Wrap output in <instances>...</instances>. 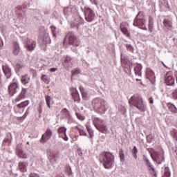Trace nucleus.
Masks as SVG:
<instances>
[{
    "label": "nucleus",
    "mask_w": 177,
    "mask_h": 177,
    "mask_svg": "<svg viewBox=\"0 0 177 177\" xmlns=\"http://www.w3.org/2000/svg\"><path fill=\"white\" fill-rule=\"evenodd\" d=\"M93 110L97 114L100 115L105 114L107 110H109V105L104 99L95 98L92 102Z\"/></svg>",
    "instance_id": "f257e3e1"
},
{
    "label": "nucleus",
    "mask_w": 177,
    "mask_h": 177,
    "mask_svg": "<svg viewBox=\"0 0 177 177\" xmlns=\"http://www.w3.org/2000/svg\"><path fill=\"white\" fill-rule=\"evenodd\" d=\"M129 103L131 106L136 107L140 111H146V105L143 103V98L139 94H135L129 100Z\"/></svg>",
    "instance_id": "f03ea898"
},
{
    "label": "nucleus",
    "mask_w": 177,
    "mask_h": 177,
    "mask_svg": "<svg viewBox=\"0 0 177 177\" xmlns=\"http://www.w3.org/2000/svg\"><path fill=\"white\" fill-rule=\"evenodd\" d=\"M100 161L106 169H110L114 162V155L110 152H102L100 156Z\"/></svg>",
    "instance_id": "7ed1b4c3"
},
{
    "label": "nucleus",
    "mask_w": 177,
    "mask_h": 177,
    "mask_svg": "<svg viewBox=\"0 0 177 177\" xmlns=\"http://www.w3.org/2000/svg\"><path fill=\"white\" fill-rule=\"evenodd\" d=\"M64 44H68V45H71L73 48H77L80 46V41L73 32H68L65 37Z\"/></svg>",
    "instance_id": "20e7f679"
},
{
    "label": "nucleus",
    "mask_w": 177,
    "mask_h": 177,
    "mask_svg": "<svg viewBox=\"0 0 177 177\" xmlns=\"http://www.w3.org/2000/svg\"><path fill=\"white\" fill-rule=\"evenodd\" d=\"M145 23L146 20L145 19V15H143V12H139L134 19L133 26L140 28V26H145Z\"/></svg>",
    "instance_id": "39448f33"
},
{
    "label": "nucleus",
    "mask_w": 177,
    "mask_h": 177,
    "mask_svg": "<svg viewBox=\"0 0 177 177\" xmlns=\"http://www.w3.org/2000/svg\"><path fill=\"white\" fill-rule=\"evenodd\" d=\"M84 15L85 20L88 23L93 21V20H95V17H96V15H95L93 10H91V8H86L84 11Z\"/></svg>",
    "instance_id": "423d86ee"
},
{
    "label": "nucleus",
    "mask_w": 177,
    "mask_h": 177,
    "mask_svg": "<svg viewBox=\"0 0 177 177\" xmlns=\"http://www.w3.org/2000/svg\"><path fill=\"white\" fill-rule=\"evenodd\" d=\"M19 91V83L14 82L10 83L8 86V94L10 96H15V93H17Z\"/></svg>",
    "instance_id": "0eeeda50"
},
{
    "label": "nucleus",
    "mask_w": 177,
    "mask_h": 177,
    "mask_svg": "<svg viewBox=\"0 0 177 177\" xmlns=\"http://www.w3.org/2000/svg\"><path fill=\"white\" fill-rule=\"evenodd\" d=\"M73 62L74 60L73 58L68 56H65L62 58V64L66 70H68V68H71L73 67Z\"/></svg>",
    "instance_id": "6e6552de"
},
{
    "label": "nucleus",
    "mask_w": 177,
    "mask_h": 177,
    "mask_svg": "<svg viewBox=\"0 0 177 177\" xmlns=\"http://www.w3.org/2000/svg\"><path fill=\"white\" fill-rule=\"evenodd\" d=\"M151 157L152 160L157 164H162L165 161V158L164 157V153H156V156H153V153H151Z\"/></svg>",
    "instance_id": "1a4fd4ad"
},
{
    "label": "nucleus",
    "mask_w": 177,
    "mask_h": 177,
    "mask_svg": "<svg viewBox=\"0 0 177 177\" xmlns=\"http://www.w3.org/2000/svg\"><path fill=\"white\" fill-rule=\"evenodd\" d=\"M53 133L50 129H47L46 132L41 136V138L39 140L40 143H46L52 138Z\"/></svg>",
    "instance_id": "9d476101"
},
{
    "label": "nucleus",
    "mask_w": 177,
    "mask_h": 177,
    "mask_svg": "<svg viewBox=\"0 0 177 177\" xmlns=\"http://www.w3.org/2000/svg\"><path fill=\"white\" fill-rule=\"evenodd\" d=\"M143 160L145 162V165L147 167V169L149 171H152L153 175H154V176H157V172L156 171L154 167H153V165H151V162L149 160V158H147V156H146L145 155H143Z\"/></svg>",
    "instance_id": "9b49d317"
},
{
    "label": "nucleus",
    "mask_w": 177,
    "mask_h": 177,
    "mask_svg": "<svg viewBox=\"0 0 177 177\" xmlns=\"http://www.w3.org/2000/svg\"><path fill=\"white\" fill-rule=\"evenodd\" d=\"M17 156H18L19 158H27V154L23 151L21 144H18L17 145Z\"/></svg>",
    "instance_id": "f8f14e48"
},
{
    "label": "nucleus",
    "mask_w": 177,
    "mask_h": 177,
    "mask_svg": "<svg viewBox=\"0 0 177 177\" xmlns=\"http://www.w3.org/2000/svg\"><path fill=\"white\" fill-rule=\"evenodd\" d=\"M165 84L167 86H174V85H175V77L167 74L165 77Z\"/></svg>",
    "instance_id": "ddd939ff"
},
{
    "label": "nucleus",
    "mask_w": 177,
    "mask_h": 177,
    "mask_svg": "<svg viewBox=\"0 0 177 177\" xmlns=\"http://www.w3.org/2000/svg\"><path fill=\"white\" fill-rule=\"evenodd\" d=\"M2 70L7 80H9L12 77V69L8 65H3Z\"/></svg>",
    "instance_id": "4468645a"
},
{
    "label": "nucleus",
    "mask_w": 177,
    "mask_h": 177,
    "mask_svg": "<svg viewBox=\"0 0 177 177\" xmlns=\"http://www.w3.org/2000/svg\"><path fill=\"white\" fill-rule=\"evenodd\" d=\"M26 48L28 50H30L32 52V50H34L35 49V46H37V42L32 41V40H28L26 42Z\"/></svg>",
    "instance_id": "2eb2a0df"
},
{
    "label": "nucleus",
    "mask_w": 177,
    "mask_h": 177,
    "mask_svg": "<svg viewBox=\"0 0 177 177\" xmlns=\"http://www.w3.org/2000/svg\"><path fill=\"white\" fill-rule=\"evenodd\" d=\"M163 26L167 28V30H172V19L171 18H165L163 19Z\"/></svg>",
    "instance_id": "dca6fc26"
},
{
    "label": "nucleus",
    "mask_w": 177,
    "mask_h": 177,
    "mask_svg": "<svg viewBox=\"0 0 177 177\" xmlns=\"http://www.w3.org/2000/svg\"><path fill=\"white\" fill-rule=\"evenodd\" d=\"M145 75L147 80H149L151 82L153 81V80L156 78V76L154 75V71H153V70L151 68L147 69Z\"/></svg>",
    "instance_id": "f3484780"
},
{
    "label": "nucleus",
    "mask_w": 177,
    "mask_h": 177,
    "mask_svg": "<svg viewBox=\"0 0 177 177\" xmlns=\"http://www.w3.org/2000/svg\"><path fill=\"white\" fill-rule=\"evenodd\" d=\"M96 129L101 133H107L109 132V127H107V124L104 122L99 127H97Z\"/></svg>",
    "instance_id": "a211bd4d"
},
{
    "label": "nucleus",
    "mask_w": 177,
    "mask_h": 177,
    "mask_svg": "<svg viewBox=\"0 0 177 177\" xmlns=\"http://www.w3.org/2000/svg\"><path fill=\"white\" fill-rule=\"evenodd\" d=\"M71 95L74 102H77V103H80V102H81V97H80V93H78V90H77L76 88L73 89L72 91Z\"/></svg>",
    "instance_id": "6ab92c4d"
},
{
    "label": "nucleus",
    "mask_w": 177,
    "mask_h": 177,
    "mask_svg": "<svg viewBox=\"0 0 177 177\" xmlns=\"http://www.w3.org/2000/svg\"><path fill=\"white\" fill-rule=\"evenodd\" d=\"M27 92V88H22V90L19 95L16 97L15 102H20L22 99H26V93Z\"/></svg>",
    "instance_id": "aec40b11"
},
{
    "label": "nucleus",
    "mask_w": 177,
    "mask_h": 177,
    "mask_svg": "<svg viewBox=\"0 0 177 177\" xmlns=\"http://www.w3.org/2000/svg\"><path fill=\"white\" fill-rule=\"evenodd\" d=\"M92 121H93V124L94 127H95V128H97V127H99L100 125L103 124V122H104V120H103L99 118H96V117L93 118Z\"/></svg>",
    "instance_id": "412c9836"
},
{
    "label": "nucleus",
    "mask_w": 177,
    "mask_h": 177,
    "mask_svg": "<svg viewBox=\"0 0 177 177\" xmlns=\"http://www.w3.org/2000/svg\"><path fill=\"white\" fill-rule=\"evenodd\" d=\"M142 68H143V67L142 66V64H137V66L134 67V73L136 75L142 77Z\"/></svg>",
    "instance_id": "4be33fe9"
},
{
    "label": "nucleus",
    "mask_w": 177,
    "mask_h": 177,
    "mask_svg": "<svg viewBox=\"0 0 177 177\" xmlns=\"http://www.w3.org/2000/svg\"><path fill=\"white\" fill-rule=\"evenodd\" d=\"M167 107H168L169 111L172 113V114H177V107L176 106H175V104L171 102H169L167 103Z\"/></svg>",
    "instance_id": "5701e85b"
},
{
    "label": "nucleus",
    "mask_w": 177,
    "mask_h": 177,
    "mask_svg": "<svg viewBox=\"0 0 177 177\" xmlns=\"http://www.w3.org/2000/svg\"><path fill=\"white\" fill-rule=\"evenodd\" d=\"M20 53V46L19 45V43L14 42L13 43V55L15 56H17Z\"/></svg>",
    "instance_id": "b1692460"
},
{
    "label": "nucleus",
    "mask_w": 177,
    "mask_h": 177,
    "mask_svg": "<svg viewBox=\"0 0 177 177\" xmlns=\"http://www.w3.org/2000/svg\"><path fill=\"white\" fill-rule=\"evenodd\" d=\"M27 162H19L18 165V168L21 172H26L27 171Z\"/></svg>",
    "instance_id": "393cba45"
},
{
    "label": "nucleus",
    "mask_w": 177,
    "mask_h": 177,
    "mask_svg": "<svg viewBox=\"0 0 177 177\" xmlns=\"http://www.w3.org/2000/svg\"><path fill=\"white\" fill-rule=\"evenodd\" d=\"M21 82L23 85H27L30 82V76L28 74L21 76Z\"/></svg>",
    "instance_id": "a878e982"
},
{
    "label": "nucleus",
    "mask_w": 177,
    "mask_h": 177,
    "mask_svg": "<svg viewBox=\"0 0 177 177\" xmlns=\"http://www.w3.org/2000/svg\"><path fill=\"white\" fill-rule=\"evenodd\" d=\"M86 129L87 130V132L89 135L90 138H92L94 136L95 133H94L93 129H92V127L91 126V124H86Z\"/></svg>",
    "instance_id": "bb28decb"
},
{
    "label": "nucleus",
    "mask_w": 177,
    "mask_h": 177,
    "mask_svg": "<svg viewBox=\"0 0 177 177\" xmlns=\"http://www.w3.org/2000/svg\"><path fill=\"white\" fill-rule=\"evenodd\" d=\"M120 30L124 35H126L127 38H129L131 34L129 33V32H128V29L125 26H124L122 24H120Z\"/></svg>",
    "instance_id": "cd10ccee"
},
{
    "label": "nucleus",
    "mask_w": 177,
    "mask_h": 177,
    "mask_svg": "<svg viewBox=\"0 0 177 177\" xmlns=\"http://www.w3.org/2000/svg\"><path fill=\"white\" fill-rule=\"evenodd\" d=\"M79 89L82 93V96L84 100H88V93H86V92H85V88L82 86H80L79 87Z\"/></svg>",
    "instance_id": "c85d7f7f"
},
{
    "label": "nucleus",
    "mask_w": 177,
    "mask_h": 177,
    "mask_svg": "<svg viewBox=\"0 0 177 177\" xmlns=\"http://www.w3.org/2000/svg\"><path fill=\"white\" fill-rule=\"evenodd\" d=\"M62 115H64V117H65V118H71V115H70V111L64 108L62 110Z\"/></svg>",
    "instance_id": "c756f323"
},
{
    "label": "nucleus",
    "mask_w": 177,
    "mask_h": 177,
    "mask_svg": "<svg viewBox=\"0 0 177 177\" xmlns=\"http://www.w3.org/2000/svg\"><path fill=\"white\" fill-rule=\"evenodd\" d=\"M153 24H154V21H153V17H150L149 19V24H148L149 31H150V32H153Z\"/></svg>",
    "instance_id": "7c9ffc66"
},
{
    "label": "nucleus",
    "mask_w": 177,
    "mask_h": 177,
    "mask_svg": "<svg viewBox=\"0 0 177 177\" xmlns=\"http://www.w3.org/2000/svg\"><path fill=\"white\" fill-rule=\"evenodd\" d=\"M28 104H30V101L26 100V101H24V102L17 104V107L18 109H24V107H27V106H28Z\"/></svg>",
    "instance_id": "2f4dec72"
},
{
    "label": "nucleus",
    "mask_w": 177,
    "mask_h": 177,
    "mask_svg": "<svg viewBox=\"0 0 177 177\" xmlns=\"http://www.w3.org/2000/svg\"><path fill=\"white\" fill-rule=\"evenodd\" d=\"M67 132V129L66 127H60L58 129V133L59 134V138H63V136Z\"/></svg>",
    "instance_id": "473e14b6"
},
{
    "label": "nucleus",
    "mask_w": 177,
    "mask_h": 177,
    "mask_svg": "<svg viewBox=\"0 0 177 177\" xmlns=\"http://www.w3.org/2000/svg\"><path fill=\"white\" fill-rule=\"evenodd\" d=\"M138 148L136 147V146H134L133 149L131 150V154L135 160L138 159Z\"/></svg>",
    "instance_id": "72a5a7b5"
},
{
    "label": "nucleus",
    "mask_w": 177,
    "mask_h": 177,
    "mask_svg": "<svg viewBox=\"0 0 177 177\" xmlns=\"http://www.w3.org/2000/svg\"><path fill=\"white\" fill-rule=\"evenodd\" d=\"M41 80L44 81L45 84H49V82H50V79H49V77H48L46 75H42Z\"/></svg>",
    "instance_id": "f704fd0d"
},
{
    "label": "nucleus",
    "mask_w": 177,
    "mask_h": 177,
    "mask_svg": "<svg viewBox=\"0 0 177 177\" xmlns=\"http://www.w3.org/2000/svg\"><path fill=\"white\" fill-rule=\"evenodd\" d=\"M119 155H120V161L122 162H124V161H125V155L124 154V150H122V149H120Z\"/></svg>",
    "instance_id": "c9c22d12"
},
{
    "label": "nucleus",
    "mask_w": 177,
    "mask_h": 177,
    "mask_svg": "<svg viewBox=\"0 0 177 177\" xmlns=\"http://www.w3.org/2000/svg\"><path fill=\"white\" fill-rule=\"evenodd\" d=\"M45 100L48 109H50V100H52V98L49 95H45Z\"/></svg>",
    "instance_id": "e433bc0d"
},
{
    "label": "nucleus",
    "mask_w": 177,
    "mask_h": 177,
    "mask_svg": "<svg viewBox=\"0 0 177 177\" xmlns=\"http://www.w3.org/2000/svg\"><path fill=\"white\" fill-rule=\"evenodd\" d=\"M125 46L127 48V50H129V52H131V53H134L135 48H133V46H132V45L127 44H125Z\"/></svg>",
    "instance_id": "4c0bfd02"
},
{
    "label": "nucleus",
    "mask_w": 177,
    "mask_h": 177,
    "mask_svg": "<svg viewBox=\"0 0 177 177\" xmlns=\"http://www.w3.org/2000/svg\"><path fill=\"white\" fill-rule=\"evenodd\" d=\"M15 67H16V70H17V71H20V70H21V68H23L24 67V64H23L21 63H17Z\"/></svg>",
    "instance_id": "58836bf2"
},
{
    "label": "nucleus",
    "mask_w": 177,
    "mask_h": 177,
    "mask_svg": "<svg viewBox=\"0 0 177 177\" xmlns=\"http://www.w3.org/2000/svg\"><path fill=\"white\" fill-rule=\"evenodd\" d=\"M75 115L77 117V118L78 120H80V121H84V120H85V117L82 116V115L80 113H75Z\"/></svg>",
    "instance_id": "ea45409f"
},
{
    "label": "nucleus",
    "mask_w": 177,
    "mask_h": 177,
    "mask_svg": "<svg viewBox=\"0 0 177 177\" xmlns=\"http://www.w3.org/2000/svg\"><path fill=\"white\" fill-rule=\"evenodd\" d=\"M50 29H51V32L53 34V37H54L55 38H56V26H50Z\"/></svg>",
    "instance_id": "a19ab883"
},
{
    "label": "nucleus",
    "mask_w": 177,
    "mask_h": 177,
    "mask_svg": "<svg viewBox=\"0 0 177 177\" xmlns=\"http://www.w3.org/2000/svg\"><path fill=\"white\" fill-rule=\"evenodd\" d=\"M127 55L121 54V63L122 64H125L127 63Z\"/></svg>",
    "instance_id": "79ce46f5"
},
{
    "label": "nucleus",
    "mask_w": 177,
    "mask_h": 177,
    "mask_svg": "<svg viewBox=\"0 0 177 177\" xmlns=\"http://www.w3.org/2000/svg\"><path fill=\"white\" fill-rule=\"evenodd\" d=\"M64 13L65 15H71V7H67L64 9Z\"/></svg>",
    "instance_id": "37998d69"
},
{
    "label": "nucleus",
    "mask_w": 177,
    "mask_h": 177,
    "mask_svg": "<svg viewBox=\"0 0 177 177\" xmlns=\"http://www.w3.org/2000/svg\"><path fill=\"white\" fill-rule=\"evenodd\" d=\"M78 131L80 136H88L86 131H85L84 129H79Z\"/></svg>",
    "instance_id": "c03bdc74"
},
{
    "label": "nucleus",
    "mask_w": 177,
    "mask_h": 177,
    "mask_svg": "<svg viewBox=\"0 0 177 177\" xmlns=\"http://www.w3.org/2000/svg\"><path fill=\"white\" fill-rule=\"evenodd\" d=\"M172 98L177 100V88L174 89L172 92Z\"/></svg>",
    "instance_id": "a18cd8bd"
},
{
    "label": "nucleus",
    "mask_w": 177,
    "mask_h": 177,
    "mask_svg": "<svg viewBox=\"0 0 177 177\" xmlns=\"http://www.w3.org/2000/svg\"><path fill=\"white\" fill-rule=\"evenodd\" d=\"M72 75H77V74H80V69L75 68L71 71Z\"/></svg>",
    "instance_id": "49530a36"
},
{
    "label": "nucleus",
    "mask_w": 177,
    "mask_h": 177,
    "mask_svg": "<svg viewBox=\"0 0 177 177\" xmlns=\"http://www.w3.org/2000/svg\"><path fill=\"white\" fill-rule=\"evenodd\" d=\"M171 133H172L173 138L177 141V130L176 129L174 130Z\"/></svg>",
    "instance_id": "de8ad7c7"
},
{
    "label": "nucleus",
    "mask_w": 177,
    "mask_h": 177,
    "mask_svg": "<svg viewBox=\"0 0 177 177\" xmlns=\"http://www.w3.org/2000/svg\"><path fill=\"white\" fill-rule=\"evenodd\" d=\"M81 24H84V21L75 24V27L80 28V26H81Z\"/></svg>",
    "instance_id": "09e8293b"
},
{
    "label": "nucleus",
    "mask_w": 177,
    "mask_h": 177,
    "mask_svg": "<svg viewBox=\"0 0 177 177\" xmlns=\"http://www.w3.org/2000/svg\"><path fill=\"white\" fill-rule=\"evenodd\" d=\"M46 39L45 40V37H43V41H46V44H49V42H50V38H49V37L46 36Z\"/></svg>",
    "instance_id": "8fccbe9b"
},
{
    "label": "nucleus",
    "mask_w": 177,
    "mask_h": 177,
    "mask_svg": "<svg viewBox=\"0 0 177 177\" xmlns=\"http://www.w3.org/2000/svg\"><path fill=\"white\" fill-rule=\"evenodd\" d=\"M62 138V139H64L65 140V142H67V140H68V137H67L66 133L65 134H64Z\"/></svg>",
    "instance_id": "3c124183"
},
{
    "label": "nucleus",
    "mask_w": 177,
    "mask_h": 177,
    "mask_svg": "<svg viewBox=\"0 0 177 177\" xmlns=\"http://www.w3.org/2000/svg\"><path fill=\"white\" fill-rule=\"evenodd\" d=\"M146 138L147 143H151V137L150 136H147Z\"/></svg>",
    "instance_id": "603ef678"
},
{
    "label": "nucleus",
    "mask_w": 177,
    "mask_h": 177,
    "mask_svg": "<svg viewBox=\"0 0 177 177\" xmlns=\"http://www.w3.org/2000/svg\"><path fill=\"white\" fill-rule=\"evenodd\" d=\"M38 111H39V114H41L42 113V104L41 103H39Z\"/></svg>",
    "instance_id": "864d4df0"
},
{
    "label": "nucleus",
    "mask_w": 177,
    "mask_h": 177,
    "mask_svg": "<svg viewBox=\"0 0 177 177\" xmlns=\"http://www.w3.org/2000/svg\"><path fill=\"white\" fill-rule=\"evenodd\" d=\"M90 2L93 3V5H95V6H97V0H90Z\"/></svg>",
    "instance_id": "5fc2aeb1"
},
{
    "label": "nucleus",
    "mask_w": 177,
    "mask_h": 177,
    "mask_svg": "<svg viewBox=\"0 0 177 177\" xmlns=\"http://www.w3.org/2000/svg\"><path fill=\"white\" fill-rule=\"evenodd\" d=\"M29 177H39V175H38L37 174L31 173Z\"/></svg>",
    "instance_id": "6e6d98bb"
},
{
    "label": "nucleus",
    "mask_w": 177,
    "mask_h": 177,
    "mask_svg": "<svg viewBox=\"0 0 177 177\" xmlns=\"http://www.w3.org/2000/svg\"><path fill=\"white\" fill-rule=\"evenodd\" d=\"M50 73H55V71H57V68H50Z\"/></svg>",
    "instance_id": "4d7b16f0"
},
{
    "label": "nucleus",
    "mask_w": 177,
    "mask_h": 177,
    "mask_svg": "<svg viewBox=\"0 0 177 177\" xmlns=\"http://www.w3.org/2000/svg\"><path fill=\"white\" fill-rule=\"evenodd\" d=\"M149 102L151 104H153V103H154V100H153L152 97L149 98Z\"/></svg>",
    "instance_id": "13d9d810"
},
{
    "label": "nucleus",
    "mask_w": 177,
    "mask_h": 177,
    "mask_svg": "<svg viewBox=\"0 0 177 177\" xmlns=\"http://www.w3.org/2000/svg\"><path fill=\"white\" fill-rule=\"evenodd\" d=\"M141 30H147V27H146V26H141L140 28Z\"/></svg>",
    "instance_id": "bf43d9fd"
},
{
    "label": "nucleus",
    "mask_w": 177,
    "mask_h": 177,
    "mask_svg": "<svg viewBox=\"0 0 177 177\" xmlns=\"http://www.w3.org/2000/svg\"><path fill=\"white\" fill-rule=\"evenodd\" d=\"M73 174V170H71V167L69 166V171H68V175Z\"/></svg>",
    "instance_id": "052dcab7"
},
{
    "label": "nucleus",
    "mask_w": 177,
    "mask_h": 177,
    "mask_svg": "<svg viewBox=\"0 0 177 177\" xmlns=\"http://www.w3.org/2000/svg\"><path fill=\"white\" fill-rule=\"evenodd\" d=\"M18 17H19V19H20L21 20H23V14L19 13V14L18 15Z\"/></svg>",
    "instance_id": "680f3d73"
},
{
    "label": "nucleus",
    "mask_w": 177,
    "mask_h": 177,
    "mask_svg": "<svg viewBox=\"0 0 177 177\" xmlns=\"http://www.w3.org/2000/svg\"><path fill=\"white\" fill-rule=\"evenodd\" d=\"M2 46H3V41L0 39V48H2Z\"/></svg>",
    "instance_id": "e2e57ef3"
},
{
    "label": "nucleus",
    "mask_w": 177,
    "mask_h": 177,
    "mask_svg": "<svg viewBox=\"0 0 177 177\" xmlns=\"http://www.w3.org/2000/svg\"><path fill=\"white\" fill-rule=\"evenodd\" d=\"M147 150L149 151V153H151V152L153 151V149L147 148Z\"/></svg>",
    "instance_id": "0e129e2a"
},
{
    "label": "nucleus",
    "mask_w": 177,
    "mask_h": 177,
    "mask_svg": "<svg viewBox=\"0 0 177 177\" xmlns=\"http://www.w3.org/2000/svg\"><path fill=\"white\" fill-rule=\"evenodd\" d=\"M2 84V73H0V85Z\"/></svg>",
    "instance_id": "69168bd1"
},
{
    "label": "nucleus",
    "mask_w": 177,
    "mask_h": 177,
    "mask_svg": "<svg viewBox=\"0 0 177 177\" xmlns=\"http://www.w3.org/2000/svg\"><path fill=\"white\" fill-rule=\"evenodd\" d=\"M21 118H26V114H24Z\"/></svg>",
    "instance_id": "338daca9"
},
{
    "label": "nucleus",
    "mask_w": 177,
    "mask_h": 177,
    "mask_svg": "<svg viewBox=\"0 0 177 177\" xmlns=\"http://www.w3.org/2000/svg\"><path fill=\"white\" fill-rule=\"evenodd\" d=\"M17 9L20 10L21 9V7H17Z\"/></svg>",
    "instance_id": "774afa93"
}]
</instances>
